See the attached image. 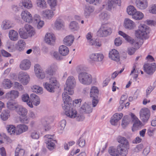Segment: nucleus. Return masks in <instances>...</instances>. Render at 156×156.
Returning <instances> with one entry per match:
<instances>
[{"label":"nucleus","mask_w":156,"mask_h":156,"mask_svg":"<svg viewBox=\"0 0 156 156\" xmlns=\"http://www.w3.org/2000/svg\"><path fill=\"white\" fill-rule=\"evenodd\" d=\"M19 81L23 85H27L30 81V77L27 73L24 72H20L18 75Z\"/></svg>","instance_id":"obj_9"},{"label":"nucleus","mask_w":156,"mask_h":156,"mask_svg":"<svg viewBox=\"0 0 156 156\" xmlns=\"http://www.w3.org/2000/svg\"><path fill=\"white\" fill-rule=\"evenodd\" d=\"M25 153L24 150L19 147H17L15 151V156H22Z\"/></svg>","instance_id":"obj_57"},{"label":"nucleus","mask_w":156,"mask_h":156,"mask_svg":"<svg viewBox=\"0 0 156 156\" xmlns=\"http://www.w3.org/2000/svg\"><path fill=\"white\" fill-rule=\"evenodd\" d=\"M8 133L11 135H14L16 133V128L13 125H8L6 126Z\"/></svg>","instance_id":"obj_50"},{"label":"nucleus","mask_w":156,"mask_h":156,"mask_svg":"<svg viewBox=\"0 0 156 156\" xmlns=\"http://www.w3.org/2000/svg\"><path fill=\"white\" fill-rule=\"evenodd\" d=\"M131 116L132 121L133 122L132 130L134 132L138 129L140 126L141 122L134 114L131 113Z\"/></svg>","instance_id":"obj_19"},{"label":"nucleus","mask_w":156,"mask_h":156,"mask_svg":"<svg viewBox=\"0 0 156 156\" xmlns=\"http://www.w3.org/2000/svg\"><path fill=\"white\" fill-rule=\"evenodd\" d=\"M99 18L101 20H106L109 18V15L105 12H101L99 15Z\"/></svg>","instance_id":"obj_55"},{"label":"nucleus","mask_w":156,"mask_h":156,"mask_svg":"<svg viewBox=\"0 0 156 156\" xmlns=\"http://www.w3.org/2000/svg\"><path fill=\"white\" fill-rule=\"evenodd\" d=\"M129 148V147L118 145L117 151H118L119 156H126L128 154V150Z\"/></svg>","instance_id":"obj_22"},{"label":"nucleus","mask_w":156,"mask_h":156,"mask_svg":"<svg viewBox=\"0 0 156 156\" xmlns=\"http://www.w3.org/2000/svg\"><path fill=\"white\" fill-rule=\"evenodd\" d=\"M59 52L61 55L64 56L67 55L69 53V50L66 46L62 45L59 47Z\"/></svg>","instance_id":"obj_42"},{"label":"nucleus","mask_w":156,"mask_h":156,"mask_svg":"<svg viewBox=\"0 0 156 156\" xmlns=\"http://www.w3.org/2000/svg\"><path fill=\"white\" fill-rule=\"evenodd\" d=\"M66 124V121L65 119L62 120L59 122V128L61 130H63Z\"/></svg>","instance_id":"obj_64"},{"label":"nucleus","mask_w":156,"mask_h":156,"mask_svg":"<svg viewBox=\"0 0 156 156\" xmlns=\"http://www.w3.org/2000/svg\"><path fill=\"white\" fill-rule=\"evenodd\" d=\"M12 27L10 22L9 21H4L2 24L1 28L3 30L8 29Z\"/></svg>","instance_id":"obj_53"},{"label":"nucleus","mask_w":156,"mask_h":156,"mask_svg":"<svg viewBox=\"0 0 156 156\" xmlns=\"http://www.w3.org/2000/svg\"><path fill=\"white\" fill-rule=\"evenodd\" d=\"M98 94L99 90L98 88L95 86H92L90 91V98L98 97Z\"/></svg>","instance_id":"obj_41"},{"label":"nucleus","mask_w":156,"mask_h":156,"mask_svg":"<svg viewBox=\"0 0 156 156\" xmlns=\"http://www.w3.org/2000/svg\"><path fill=\"white\" fill-rule=\"evenodd\" d=\"M109 57L112 60L116 62H119L120 56L118 51L115 49H112L109 53Z\"/></svg>","instance_id":"obj_18"},{"label":"nucleus","mask_w":156,"mask_h":156,"mask_svg":"<svg viewBox=\"0 0 156 156\" xmlns=\"http://www.w3.org/2000/svg\"><path fill=\"white\" fill-rule=\"evenodd\" d=\"M80 111L83 113H90L92 112V110L90 105L85 103L80 108Z\"/></svg>","instance_id":"obj_33"},{"label":"nucleus","mask_w":156,"mask_h":156,"mask_svg":"<svg viewBox=\"0 0 156 156\" xmlns=\"http://www.w3.org/2000/svg\"><path fill=\"white\" fill-rule=\"evenodd\" d=\"M51 9H46L43 10L41 12V15L43 18L46 20H51L55 15L54 11Z\"/></svg>","instance_id":"obj_14"},{"label":"nucleus","mask_w":156,"mask_h":156,"mask_svg":"<svg viewBox=\"0 0 156 156\" xmlns=\"http://www.w3.org/2000/svg\"><path fill=\"white\" fill-rule=\"evenodd\" d=\"M30 101H32L33 104L37 106L40 103L41 100L39 97L34 94H32L30 95Z\"/></svg>","instance_id":"obj_29"},{"label":"nucleus","mask_w":156,"mask_h":156,"mask_svg":"<svg viewBox=\"0 0 156 156\" xmlns=\"http://www.w3.org/2000/svg\"><path fill=\"white\" fill-rule=\"evenodd\" d=\"M10 116L9 112L7 110L3 111L1 115V119L3 121L7 120Z\"/></svg>","instance_id":"obj_54"},{"label":"nucleus","mask_w":156,"mask_h":156,"mask_svg":"<svg viewBox=\"0 0 156 156\" xmlns=\"http://www.w3.org/2000/svg\"><path fill=\"white\" fill-rule=\"evenodd\" d=\"M50 122V120L48 117H45L41 119V123L45 131H48L51 128V127L49 126Z\"/></svg>","instance_id":"obj_27"},{"label":"nucleus","mask_w":156,"mask_h":156,"mask_svg":"<svg viewBox=\"0 0 156 156\" xmlns=\"http://www.w3.org/2000/svg\"><path fill=\"white\" fill-rule=\"evenodd\" d=\"M12 84L11 81L8 79H5L2 83L3 87L6 89H9L12 87Z\"/></svg>","instance_id":"obj_49"},{"label":"nucleus","mask_w":156,"mask_h":156,"mask_svg":"<svg viewBox=\"0 0 156 156\" xmlns=\"http://www.w3.org/2000/svg\"><path fill=\"white\" fill-rule=\"evenodd\" d=\"M140 115L141 119L144 122L147 121L150 116V112L146 108L141 109L140 112Z\"/></svg>","instance_id":"obj_11"},{"label":"nucleus","mask_w":156,"mask_h":156,"mask_svg":"<svg viewBox=\"0 0 156 156\" xmlns=\"http://www.w3.org/2000/svg\"><path fill=\"white\" fill-rule=\"evenodd\" d=\"M109 154L112 156H119L118 153L117 151V147L115 148L113 147H111L108 150Z\"/></svg>","instance_id":"obj_52"},{"label":"nucleus","mask_w":156,"mask_h":156,"mask_svg":"<svg viewBox=\"0 0 156 156\" xmlns=\"http://www.w3.org/2000/svg\"><path fill=\"white\" fill-rule=\"evenodd\" d=\"M20 36L21 38L27 39L29 37H32L36 34L34 28L29 24H26L23 28L20 29L19 31Z\"/></svg>","instance_id":"obj_1"},{"label":"nucleus","mask_w":156,"mask_h":156,"mask_svg":"<svg viewBox=\"0 0 156 156\" xmlns=\"http://www.w3.org/2000/svg\"><path fill=\"white\" fill-rule=\"evenodd\" d=\"M47 140L46 144L47 148L50 150L53 149L55 146L56 141L54 140Z\"/></svg>","instance_id":"obj_48"},{"label":"nucleus","mask_w":156,"mask_h":156,"mask_svg":"<svg viewBox=\"0 0 156 156\" xmlns=\"http://www.w3.org/2000/svg\"><path fill=\"white\" fill-rule=\"evenodd\" d=\"M17 113L21 116L27 115L28 111L25 108L19 105L16 111Z\"/></svg>","instance_id":"obj_32"},{"label":"nucleus","mask_w":156,"mask_h":156,"mask_svg":"<svg viewBox=\"0 0 156 156\" xmlns=\"http://www.w3.org/2000/svg\"><path fill=\"white\" fill-rule=\"evenodd\" d=\"M136 10V9L134 6L131 5L129 6L127 8V13L128 15L132 16V17L133 15Z\"/></svg>","instance_id":"obj_51"},{"label":"nucleus","mask_w":156,"mask_h":156,"mask_svg":"<svg viewBox=\"0 0 156 156\" xmlns=\"http://www.w3.org/2000/svg\"><path fill=\"white\" fill-rule=\"evenodd\" d=\"M118 34L119 35L122 36L130 44H133L134 42V39L128 35L121 31H119Z\"/></svg>","instance_id":"obj_38"},{"label":"nucleus","mask_w":156,"mask_h":156,"mask_svg":"<svg viewBox=\"0 0 156 156\" xmlns=\"http://www.w3.org/2000/svg\"><path fill=\"white\" fill-rule=\"evenodd\" d=\"M144 15L141 12L136 10L132 16L133 19L136 20H140L144 17Z\"/></svg>","instance_id":"obj_44"},{"label":"nucleus","mask_w":156,"mask_h":156,"mask_svg":"<svg viewBox=\"0 0 156 156\" xmlns=\"http://www.w3.org/2000/svg\"><path fill=\"white\" fill-rule=\"evenodd\" d=\"M26 46V43L24 41L22 40H19L15 45L16 49L19 51L24 50Z\"/></svg>","instance_id":"obj_35"},{"label":"nucleus","mask_w":156,"mask_h":156,"mask_svg":"<svg viewBox=\"0 0 156 156\" xmlns=\"http://www.w3.org/2000/svg\"><path fill=\"white\" fill-rule=\"evenodd\" d=\"M63 110L65 111V114L67 116L71 118H75L77 121H82L85 119V117L83 115L78 113L75 109L71 108V107H69V106L66 107L64 106Z\"/></svg>","instance_id":"obj_2"},{"label":"nucleus","mask_w":156,"mask_h":156,"mask_svg":"<svg viewBox=\"0 0 156 156\" xmlns=\"http://www.w3.org/2000/svg\"><path fill=\"white\" fill-rule=\"evenodd\" d=\"M155 64L153 63L151 64H147L144 66V71L148 74H152L155 71Z\"/></svg>","instance_id":"obj_20"},{"label":"nucleus","mask_w":156,"mask_h":156,"mask_svg":"<svg viewBox=\"0 0 156 156\" xmlns=\"http://www.w3.org/2000/svg\"><path fill=\"white\" fill-rule=\"evenodd\" d=\"M31 89L34 92L38 94H41L43 93V89L42 87L38 85H34L31 87Z\"/></svg>","instance_id":"obj_47"},{"label":"nucleus","mask_w":156,"mask_h":156,"mask_svg":"<svg viewBox=\"0 0 156 156\" xmlns=\"http://www.w3.org/2000/svg\"><path fill=\"white\" fill-rule=\"evenodd\" d=\"M135 66H133V69L131 71L130 75H132L134 78L136 79L138 76V74L137 73V71L135 70Z\"/></svg>","instance_id":"obj_63"},{"label":"nucleus","mask_w":156,"mask_h":156,"mask_svg":"<svg viewBox=\"0 0 156 156\" xmlns=\"http://www.w3.org/2000/svg\"><path fill=\"white\" fill-rule=\"evenodd\" d=\"M45 41L48 44L53 45L55 41L54 35L51 33H47L45 35Z\"/></svg>","instance_id":"obj_23"},{"label":"nucleus","mask_w":156,"mask_h":156,"mask_svg":"<svg viewBox=\"0 0 156 156\" xmlns=\"http://www.w3.org/2000/svg\"><path fill=\"white\" fill-rule=\"evenodd\" d=\"M8 108L10 110H16L19 106L16 102L14 101H8L7 104Z\"/></svg>","instance_id":"obj_43"},{"label":"nucleus","mask_w":156,"mask_h":156,"mask_svg":"<svg viewBox=\"0 0 156 156\" xmlns=\"http://www.w3.org/2000/svg\"><path fill=\"white\" fill-rule=\"evenodd\" d=\"M9 36L10 39L12 41H16L18 39V34L14 30H11L9 31Z\"/></svg>","instance_id":"obj_34"},{"label":"nucleus","mask_w":156,"mask_h":156,"mask_svg":"<svg viewBox=\"0 0 156 156\" xmlns=\"http://www.w3.org/2000/svg\"><path fill=\"white\" fill-rule=\"evenodd\" d=\"M49 83L46 82L44 83V87L49 92H53L58 82L56 78L54 77H51L49 80Z\"/></svg>","instance_id":"obj_6"},{"label":"nucleus","mask_w":156,"mask_h":156,"mask_svg":"<svg viewBox=\"0 0 156 156\" xmlns=\"http://www.w3.org/2000/svg\"><path fill=\"white\" fill-rule=\"evenodd\" d=\"M87 2L90 4L97 5L101 2V0H86Z\"/></svg>","instance_id":"obj_59"},{"label":"nucleus","mask_w":156,"mask_h":156,"mask_svg":"<svg viewBox=\"0 0 156 156\" xmlns=\"http://www.w3.org/2000/svg\"><path fill=\"white\" fill-rule=\"evenodd\" d=\"M47 3L51 9L55 11L58 5L57 0H47Z\"/></svg>","instance_id":"obj_40"},{"label":"nucleus","mask_w":156,"mask_h":156,"mask_svg":"<svg viewBox=\"0 0 156 156\" xmlns=\"http://www.w3.org/2000/svg\"><path fill=\"white\" fill-rule=\"evenodd\" d=\"M58 68L57 66L55 64H52L50 66L46 69L45 72L49 75H53Z\"/></svg>","instance_id":"obj_30"},{"label":"nucleus","mask_w":156,"mask_h":156,"mask_svg":"<svg viewBox=\"0 0 156 156\" xmlns=\"http://www.w3.org/2000/svg\"><path fill=\"white\" fill-rule=\"evenodd\" d=\"M149 32L148 27L144 24H141L138 27V29L135 31V35L137 38L143 39L145 38Z\"/></svg>","instance_id":"obj_5"},{"label":"nucleus","mask_w":156,"mask_h":156,"mask_svg":"<svg viewBox=\"0 0 156 156\" xmlns=\"http://www.w3.org/2000/svg\"><path fill=\"white\" fill-rule=\"evenodd\" d=\"M30 136L32 139H37L39 137V134L37 132L34 131L31 133Z\"/></svg>","instance_id":"obj_60"},{"label":"nucleus","mask_w":156,"mask_h":156,"mask_svg":"<svg viewBox=\"0 0 156 156\" xmlns=\"http://www.w3.org/2000/svg\"><path fill=\"white\" fill-rule=\"evenodd\" d=\"M123 26L126 29L133 30L135 27L136 25L133 20L129 18H126L124 21Z\"/></svg>","instance_id":"obj_21"},{"label":"nucleus","mask_w":156,"mask_h":156,"mask_svg":"<svg viewBox=\"0 0 156 156\" xmlns=\"http://www.w3.org/2000/svg\"><path fill=\"white\" fill-rule=\"evenodd\" d=\"M121 3L120 0H107L104 3L101 8L102 9L107 6V9L111 10L117 5L120 6Z\"/></svg>","instance_id":"obj_7"},{"label":"nucleus","mask_w":156,"mask_h":156,"mask_svg":"<svg viewBox=\"0 0 156 156\" xmlns=\"http://www.w3.org/2000/svg\"><path fill=\"white\" fill-rule=\"evenodd\" d=\"M117 140L119 143L120 144L118 145L129 147V142L127 140L125 137L119 136L117 138Z\"/></svg>","instance_id":"obj_28"},{"label":"nucleus","mask_w":156,"mask_h":156,"mask_svg":"<svg viewBox=\"0 0 156 156\" xmlns=\"http://www.w3.org/2000/svg\"><path fill=\"white\" fill-rule=\"evenodd\" d=\"M90 44L91 45H94L97 48L99 47L101 45V42L97 39L93 40L92 41H91Z\"/></svg>","instance_id":"obj_58"},{"label":"nucleus","mask_w":156,"mask_h":156,"mask_svg":"<svg viewBox=\"0 0 156 156\" xmlns=\"http://www.w3.org/2000/svg\"><path fill=\"white\" fill-rule=\"evenodd\" d=\"M21 2L23 6L28 9H31L33 6V4L30 0H23Z\"/></svg>","instance_id":"obj_46"},{"label":"nucleus","mask_w":156,"mask_h":156,"mask_svg":"<svg viewBox=\"0 0 156 156\" xmlns=\"http://www.w3.org/2000/svg\"><path fill=\"white\" fill-rule=\"evenodd\" d=\"M35 74L36 76L40 79H43L45 77V73L43 70L38 71L35 73Z\"/></svg>","instance_id":"obj_56"},{"label":"nucleus","mask_w":156,"mask_h":156,"mask_svg":"<svg viewBox=\"0 0 156 156\" xmlns=\"http://www.w3.org/2000/svg\"><path fill=\"white\" fill-rule=\"evenodd\" d=\"M112 32L111 28L106 25H101L97 32L98 36L105 37L110 34Z\"/></svg>","instance_id":"obj_8"},{"label":"nucleus","mask_w":156,"mask_h":156,"mask_svg":"<svg viewBox=\"0 0 156 156\" xmlns=\"http://www.w3.org/2000/svg\"><path fill=\"white\" fill-rule=\"evenodd\" d=\"M69 28L73 31H77L80 28L78 23L75 21L71 22L69 25Z\"/></svg>","instance_id":"obj_45"},{"label":"nucleus","mask_w":156,"mask_h":156,"mask_svg":"<svg viewBox=\"0 0 156 156\" xmlns=\"http://www.w3.org/2000/svg\"><path fill=\"white\" fill-rule=\"evenodd\" d=\"M95 10L94 7L90 5H86L84 8V15L85 18H89L93 14Z\"/></svg>","instance_id":"obj_12"},{"label":"nucleus","mask_w":156,"mask_h":156,"mask_svg":"<svg viewBox=\"0 0 156 156\" xmlns=\"http://www.w3.org/2000/svg\"><path fill=\"white\" fill-rule=\"evenodd\" d=\"M135 4L136 7L141 10L145 9L148 6L147 0H136Z\"/></svg>","instance_id":"obj_24"},{"label":"nucleus","mask_w":156,"mask_h":156,"mask_svg":"<svg viewBox=\"0 0 156 156\" xmlns=\"http://www.w3.org/2000/svg\"><path fill=\"white\" fill-rule=\"evenodd\" d=\"M118 34L119 35L122 36L130 44H133L134 42V39L128 35L121 31H119Z\"/></svg>","instance_id":"obj_37"},{"label":"nucleus","mask_w":156,"mask_h":156,"mask_svg":"<svg viewBox=\"0 0 156 156\" xmlns=\"http://www.w3.org/2000/svg\"><path fill=\"white\" fill-rule=\"evenodd\" d=\"M28 129V126L25 125H19L16 127V134L17 135H20L23 132L27 131Z\"/></svg>","instance_id":"obj_26"},{"label":"nucleus","mask_w":156,"mask_h":156,"mask_svg":"<svg viewBox=\"0 0 156 156\" xmlns=\"http://www.w3.org/2000/svg\"><path fill=\"white\" fill-rule=\"evenodd\" d=\"M66 85L64 90L68 91L69 94L72 95L74 93V88L76 85V81L74 77L72 76H69L66 82Z\"/></svg>","instance_id":"obj_4"},{"label":"nucleus","mask_w":156,"mask_h":156,"mask_svg":"<svg viewBox=\"0 0 156 156\" xmlns=\"http://www.w3.org/2000/svg\"><path fill=\"white\" fill-rule=\"evenodd\" d=\"M74 37L72 35H70L66 37L63 39V42L64 44L67 46H70L73 44Z\"/></svg>","instance_id":"obj_31"},{"label":"nucleus","mask_w":156,"mask_h":156,"mask_svg":"<svg viewBox=\"0 0 156 156\" xmlns=\"http://www.w3.org/2000/svg\"><path fill=\"white\" fill-rule=\"evenodd\" d=\"M36 3L37 7L42 9H45L48 7L45 0H36Z\"/></svg>","instance_id":"obj_39"},{"label":"nucleus","mask_w":156,"mask_h":156,"mask_svg":"<svg viewBox=\"0 0 156 156\" xmlns=\"http://www.w3.org/2000/svg\"><path fill=\"white\" fill-rule=\"evenodd\" d=\"M36 27L38 29H40L43 27L44 24V21L41 20L36 23Z\"/></svg>","instance_id":"obj_61"},{"label":"nucleus","mask_w":156,"mask_h":156,"mask_svg":"<svg viewBox=\"0 0 156 156\" xmlns=\"http://www.w3.org/2000/svg\"><path fill=\"white\" fill-rule=\"evenodd\" d=\"M31 66V62L27 59H24L21 62L20 65V68L23 70H26L29 69Z\"/></svg>","instance_id":"obj_25"},{"label":"nucleus","mask_w":156,"mask_h":156,"mask_svg":"<svg viewBox=\"0 0 156 156\" xmlns=\"http://www.w3.org/2000/svg\"><path fill=\"white\" fill-rule=\"evenodd\" d=\"M78 77L80 83L83 84L87 85H90L92 83V76L88 73L81 72L79 73Z\"/></svg>","instance_id":"obj_3"},{"label":"nucleus","mask_w":156,"mask_h":156,"mask_svg":"<svg viewBox=\"0 0 156 156\" xmlns=\"http://www.w3.org/2000/svg\"><path fill=\"white\" fill-rule=\"evenodd\" d=\"M19 93L16 90H12L7 93L5 95V98L9 100H13L19 96Z\"/></svg>","instance_id":"obj_17"},{"label":"nucleus","mask_w":156,"mask_h":156,"mask_svg":"<svg viewBox=\"0 0 156 156\" xmlns=\"http://www.w3.org/2000/svg\"><path fill=\"white\" fill-rule=\"evenodd\" d=\"M53 27L55 29L58 30L63 29L65 27V22L62 19L58 18L55 20Z\"/></svg>","instance_id":"obj_15"},{"label":"nucleus","mask_w":156,"mask_h":156,"mask_svg":"<svg viewBox=\"0 0 156 156\" xmlns=\"http://www.w3.org/2000/svg\"><path fill=\"white\" fill-rule=\"evenodd\" d=\"M21 16L22 19L25 22L31 23L33 20L32 15L28 11H23L21 13Z\"/></svg>","instance_id":"obj_13"},{"label":"nucleus","mask_w":156,"mask_h":156,"mask_svg":"<svg viewBox=\"0 0 156 156\" xmlns=\"http://www.w3.org/2000/svg\"><path fill=\"white\" fill-rule=\"evenodd\" d=\"M132 119L128 115L124 116L122 120L121 125L122 127L125 128L131 122Z\"/></svg>","instance_id":"obj_36"},{"label":"nucleus","mask_w":156,"mask_h":156,"mask_svg":"<svg viewBox=\"0 0 156 156\" xmlns=\"http://www.w3.org/2000/svg\"><path fill=\"white\" fill-rule=\"evenodd\" d=\"M69 94L68 91H66L64 90V92L62 94V98L64 103L62 104V108L63 109L64 106L67 107L68 106L69 107H71L72 105L70 103L72 102V100L70 97L68 95Z\"/></svg>","instance_id":"obj_10"},{"label":"nucleus","mask_w":156,"mask_h":156,"mask_svg":"<svg viewBox=\"0 0 156 156\" xmlns=\"http://www.w3.org/2000/svg\"><path fill=\"white\" fill-rule=\"evenodd\" d=\"M104 57L103 55L101 53H92L89 56L90 60L94 62H102Z\"/></svg>","instance_id":"obj_16"},{"label":"nucleus","mask_w":156,"mask_h":156,"mask_svg":"<svg viewBox=\"0 0 156 156\" xmlns=\"http://www.w3.org/2000/svg\"><path fill=\"white\" fill-rule=\"evenodd\" d=\"M79 145L80 147H83L85 145L86 142L85 139L82 138L80 137L78 141Z\"/></svg>","instance_id":"obj_62"}]
</instances>
